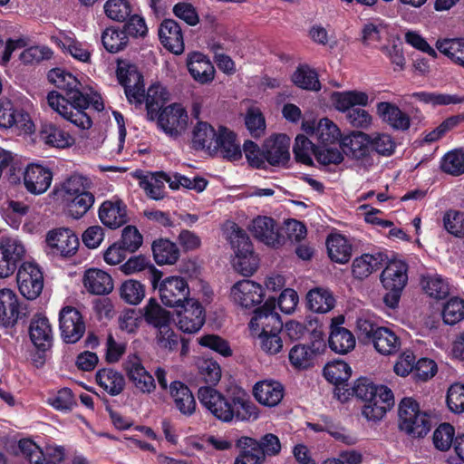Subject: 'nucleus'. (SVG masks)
<instances>
[{"label":"nucleus","mask_w":464,"mask_h":464,"mask_svg":"<svg viewBox=\"0 0 464 464\" xmlns=\"http://www.w3.org/2000/svg\"><path fill=\"white\" fill-rule=\"evenodd\" d=\"M68 205L69 214L75 219L82 218L93 205L94 196L90 191L82 193L70 199Z\"/></svg>","instance_id":"obj_61"},{"label":"nucleus","mask_w":464,"mask_h":464,"mask_svg":"<svg viewBox=\"0 0 464 464\" xmlns=\"http://www.w3.org/2000/svg\"><path fill=\"white\" fill-rule=\"evenodd\" d=\"M242 438L249 444L248 447L254 448V450L265 460L266 457L276 456L281 451L279 438L273 433H266L259 439L247 436H243Z\"/></svg>","instance_id":"obj_37"},{"label":"nucleus","mask_w":464,"mask_h":464,"mask_svg":"<svg viewBox=\"0 0 464 464\" xmlns=\"http://www.w3.org/2000/svg\"><path fill=\"white\" fill-rule=\"evenodd\" d=\"M256 400L262 405L275 407L284 398V386L277 381L264 380L256 382L253 388Z\"/></svg>","instance_id":"obj_26"},{"label":"nucleus","mask_w":464,"mask_h":464,"mask_svg":"<svg viewBox=\"0 0 464 464\" xmlns=\"http://www.w3.org/2000/svg\"><path fill=\"white\" fill-rule=\"evenodd\" d=\"M292 80L302 89L318 91L321 88L317 72L306 65L298 67L294 72Z\"/></svg>","instance_id":"obj_51"},{"label":"nucleus","mask_w":464,"mask_h":464,"mask_svg":"<svg viewBox=\"0 0 464 464\" xmlns=\"http://www.w3.org/2000/svg\"><path fill=\"white\" fill-rule=\"evenodd\" d=\"M198 398L199 402L209 411L211 414L219 420H222V417H225V409L228 399L211 386L200 387L198 391Z\"/></svg>","instance_id":"obj_29"},{"label":"nucleus","mask_w":464,"mask_h":464,"mask_svg":"<svg viewBox=\"0 0 464 464\" xmlns=\"http://www.w3.org/2000/svg\"><path fill=\"white\" fill-rule=\"evenodd\" d=\"M52 179V171L39 164H30L24 173V187L34 195L44 193L50 188Z\"/></svg>","instance_id":"obj_21"},{"label":"nucleus","mask_w":464,"mask_h":464,"mask_svg":"<svg viewBox=\"0 0 464 464\" xmlns=\"http://www.w3.org/2000/svg\"><path fill=\"white\" fill-rule=\"evenodd\" d=\"M399 427L414 438L423 437L430 430V417L426 411L420 410L416 401L404 398L399 405Z\"/></svg>","instance_id":"obj_6"},{"label":"nucleus","mask_w":464,"mask_h":464,"mask_svg":"<svg viewBox=\"0 0 464 464\" xmlns=\"http://www.w3.org/2000/svg\"><path fill=\"white\" fill-rule=\"evenodd\" d=\"M168 178H169V175L158 172L150 177H144L140 181V186L150 198L160 200L164 198V182H167Z\"/></svg>","instance_id":"obj_47"},{"label":"nucleus","mask_w":464,"mask_h":464,"mask_svg":"<svg viewBox=\"0 0 464 464\" xmlns=\"http://www.w3.org/2000/svg\"><path fill=\"white\" fill-rule=\"evenodd\" d=\"M187 65L195 81L200 83H208L214 79L215 68L203 53H193L189 54Z\"/></svg>","instance_id":"obj_31"},{"label":"nucleus","mask_w":464,"mask_h":464,"mask_svg":"<svg viewBox=\"0 0 464 464\" xmlns=\"http://www.w3.org/2000/svg\"><path fill=\"white\" fill-rule=\"evenodd\" d=\"M91 180L82 175L74 174L68 178L62 185V190L64 192L66 199L81 195L89 191L91 188Z\"/></svg>","instance_id":"obj_56"},{"label":"nucleus","mask_w":464,"mask_h":464,"mask_svg":"<svg viewBox=\"0 0 464 464\" xmlns=\"http://www.w3.org/2000/svg\"><path fill=\"white\" fill-rule=\"evenodd\" d=\"M332 102L336 110L346 112V120L352 127L363 130L371 127L372 115L364 109L353 108L369 104V95L366 92L357 90L336 92L332 94Z\"/></svg>","instance_id":"obj_4"},{"label":"nucleus","mask_w":464,"mask_h":464,"mask_svg":"<svg viewBox=\"0 0 464 464\" xmlns=\"http://www.w3.org/2000/svg\"><path fill=\"white\" fill-rule=\"evenodd\" d=\"M324 347L322 340H315L312 343V346L295 345L289 352V361L295 368H307L311 365L314 357L320 353Z\"/></svg>","instance_id":"obj_35"},{"label":"nucleus","mask_w":464,"mask_h":464,"mask_svg":"<svg viewBox=\"0 0 464 464\" xmlns=\"http://www.w3.org/2000/svg\"><path fill=\"white\" fill-rule=\"evenodd\" d=\"M49 253L53 256H71L79 246L77 236L68 228L51 230L46 236Z\"/></svg>","instance_id":"obj_15"},{"label":"nucleus","mask_w":464,"mask_h":464,"mask_svg":"<svg viewBox=\"0 0 464 464\" xmlns=\"http://www.w3.org/2000/svg\"><path fill=\"white\" fill-rule=\"evenodd\" d=\"M351 367L343 361L329 362L324 368V375L327 381L334 384H341L350 378Z\"/></svg>","instance_id":"obj_54"},{"label":"nucleus","mask_w":464,"mask_h":464,"mask_svg":"<svg viewBox=\"0 0 464 464\" xmlns=\"http://www.w3.org/2000/svg\"><path fill=\"white\" fill-rule=\"evenodd\" d=\"M341 145L346 156L361 160L369 153L370 135L362 131H353L343 139Z\"/></svg>","instance_id":"obj_32"},{"label":"nucleus","mask_w":464,"mask_h":464,"mask_svg":"<svg viewBox=\"0 0 464 464\" xmlns=\"http://www.w3.org/2000/svg\"><path fill=\"white\" fill-rule=\"evenodd\" d=\"M436 48L455 63L464 67V40L443 39L438 40Z\"/></svg>","instance_id":"obj_49"},{"label":"nucleus","mask_w":464,"mask_h":464,"mask_svg":"<svg viewBox=\"0 0 464 464\" xmlns=\"http://www.w3.org/2000/svg\"><path fill=\"white\" fill-rule=\"evenodd\" d=\"M217 151H219L223 158L236 161L241 159L242 151L236 141V135L227 128L220 127L217 138Z\"/></svg>","instance_id":"obj_38"},{"label":"nucleus","mask_w":464,"mask_h":464,"mask_svg":"<svg viewBox=\"0 0 464 464\" xmlns=\"http://www.w3.org/2000/svg\"><path fill=\"white\" fill-rule=\"evenodd\" d=\"M308 308L315 313L325 314L335 305L333 293L324 287L311 289L306 295Z\"/></svg>","instance_id":"obj_39"},{"label":"nucleus","mask_w":464,"mask_h":464,"mask_svg":"<svg viewBox=\"0 0 464 464\" xmlns=\"http://www.w3.org/2000/svg\"><path fill=\"white\" fill-rule=\"evenodd\" d=\"M327 250L330 258L337 263L344 264L349 261L352 255L351 245L341 235H334L328 237Z\"/></svg>","instance_id":"obj_46"},{"label":"nucleus","mask_w":464,"mask_h":464,"mask_svg":"<svg viewBox=\"0 0 464 464\" xmlns=\"http://www.w3.org/2000/svg\"><path fill=\"white\" fill-rule=\"evenodd\" d=\"M103 9L106 16L115 22L126 21L132 12V7L127 0H107Z\"/></svg>","instance_id":"obj_53"},{"label":"nucleus","mask_w":464,"mask_h":464,"mask_svg":"<svg viewBox=\"0 0 464 464\" xmlns=\"http://www.w3.org/2000/svg\"><path fill=\"white\" fill-rule=\"evenodd\" d=\"M230 295L236 304L245 308H251L262 302L264 292L259 284L244 279L232 286Z\"/></svg>","instance_id":"obj_18"},{"label":"nucleus","mask_w":464,"mask_h":464,"mask_svg":"<svg viewBox=\"0 0 464 464\" xmlns=\"http://www.w3.org/2000/svg\"><path fill=\"white\" fill-rule=\"evenodd\" d=\"M225 411V417L221 420L223 422L254 421L259 417L257 407L248 399L240 396L228 399Z\"/></svg>","instance_id":"obj_16"},{"label":"nucleus","mask_w":464,"mask_h":464,"mask_svg":"<svg viewBox=\"0 0 464 464\" xmlns=\"http://www.w3.org/2000/svg\"><path fill=\"white\" fill-rule=\"evenodd\" d=\"M376 114L381 121L395 130H407L411 126L410 116L396 104L381 102L376 104Z\"/></svg>","instance_id":"obj_25"},{"label":"nucleus","mask_w":464,"mask_h":464,"mask_svg":"<svg viewBox=\"0 0 464 464\" xmlns=\"http://www.w3.org/2000/svg\"><path fill=\"white\" fill-rule=\"evenodd\" d=\"M227 237L235 253H248L252 249V244L247 234L236 223L228 222L226 225Z\"/></svg>","instance_id":"obj_48"},{"label":"nucleus","mask_w":464,"mask_h":464,"mask_svg":"<svg viewBox=\"0 0 464 464\" xmlns=\"http://www.w3.org/2000/svg\"><path fill=\"white\" fill-rule=\"evenodd\" d=\"M20 315V304L16 294L8 288L0 290V324L14 325Z\"/></svg>","instance_id":"obj_28"},{"label":"nucleus","mask_w":464,"mask_h":464,"mask_svg":"<svg viewBox=\"0 0 464 464\" xmlns=\"http://www.w3.org/2000/svg\"><path fill=\"white\" fill-rule=\"evenodd\" d=\"M123 370L130 382L143 393H150L155 388L153 376L145 369L141 359L135 353L129 354L123 362Z\"/></svg>","instance_id":"obj_13"},{"label":"nucleus","mask_w":464,"mask_h":464,"mask_svg":"<svg viewBox=\"0 0 464 464\" xmlns=\"http://www.w3.org/2000/svg\"><path fill=\"white\" fill-rule=\"evenodd\" d=\"M383 262L384 256L381 253L363 254L353 260V274L358 279H364L372 272L380 269Z\"/></svg>","instance_id":"obj_40"},{"label":"nucleus","mask_w":464,"mask_h":464,"mask_svg":"<svg viewBox=\"0 0 464 464\" xmlns=\"http://www.w3.org/2000/svg\"><path fill=\"white\" fill-rule=\"evenodd\" d=\"M290 139L285 134H277L266 140L263 145L264 161L272 166L286 164L290 159Z\"/></svg>","instance_id":"obj_19"},{"label":"nucleus","mask_w":464,"mask_h":464,"mask_svg":"<svg viewBox=\"0 0 464 464\" xmlns=\"http://www.w3.org/2000/svg\"><path fill=\"white\" fill-rule=\"evenodd\" d=\"M218 131L206 121H198L192 130V146L195 150H217Z\"/></svg>","instance_id":"obj_33"},{"label":"nucleus","mask_w":464,"mask_h":464,"mask_svg":"<svg viewBox=\"0 0 464 464\" xmlns=\"http://www.w3.org/2000/svg\"><path fill=\"white\" fill-rule=\"evenodd\" d=\"M444 228L456 237H464V212L449 210L443 216Z\"/></svg>","instance_id":"obj_63"},{"label":"nucleus","mask_w":464,"mask_h":464,"mask_svg":"<svg viewBox=\"0 0 464 464\" xmlns=\"http://www.w3.org/2000/svg\"><path fill=\"white\" fill-rule=\"evenodd\" d=\"M59 328L61 337L67 343H77L86 330L82 314L72 306H65L60 311Z\"/></svg>","instance_id":"obj_11"},{"label":"nucleus","mask_w":464,"mask_h":464,"mask_svg":"<svg viewBox=\"0 0 464 464\" xmlns=\"http://www.w3.org/2000/svg\"><path fill=\"white\" fill-rule=\"evenodd\" d=\"M40 137L46 144L55 148H66L73 143L72 136L52 122L42 124Z\"/></svg>","instance_id":"obj_42"},{"label":"nucleus","mask_w":464,"mask_h":464,"mask_svg":"<svg viewBox=\"0 0 464 464\" xmlns=\"http://www.w3.org/2000/svg\"><path fill=\"white\" fill-rule=\"evenodd\" d=\"M329 346L336 353L345 354L355 347V338L346 328L332 327Z\"/></svg>","instance_id":"obj_43"},{"label":"nucleus","mask_w":464,"mask_h":464,"mask_svg":"<svg viewBox=\"0 0 464 464\" xmlns=\"http://www.w3.org/2000/svg\"><path fill=\"white\" fill-rule=\"evenodd\" d=\"M250 229L255 237L267 246L278 247L285 243L276 221L269 217H257L252 221Z\"/></svg>","instance_id":"obj_20"},{"label":"nucleus","mask_w":464,"mask_h":464,"mask_svg":"<svg viewBox=\"0 0 464 464\" xmlns=\"http://www.w3.org/2000/svg\"><path fill=\"white\" fill-rule=\"evenodd\" d=\"M28 333L31 342L38 350L44 352L52 346L53 334L47 317L34 315L30 321Z\"/></svg>","instance_id":"obj_22"},{"label":"nucleus","mask_w":464,"mask_h":464,"mask_svg":"<svg viewBox=\"0 0 464 464\" xmlns=\"http://www.w3.org/2000/svg\"><path fill=\"white\" fill-rule=\"evenodd\" d=\"M102 223L111 229H116L128 222L127 208L121 200H106L99 209Z\"/></svg>","instance_id":"obj_27"},{"label":"nucleus","mask_w":464,"mask_h":464,"mask_svg":"<svg viewBox=\"0 0 464 464\" xmlns=\"http://www.w3.org/2000/svg\"><path fill=\"white\" fill-rule=\"evenodd\" d=\"M18 447L24 458H25L30 464H56V462L63 460L65 457V449L63 446H47L46 453L52 460H46L41 448L31 440H21L18 443Z\"/></svg>","instance_id":"obj_14"},{"label":"nucleus","mask_w":464,"mask_h":464,"mask_svg":"<svg viewBox=\"0 0 464 464\" xmlns=\"http://www.w3.org/2000/svg\"><path fill=\"white\" fill-rule=\"evenodd\" d=\"M442 317L445 324L453 325L464 319V301L451 298L444 305Z\"/></svg>","instance_id":"obj_64"},{"label":"nucleus","mask_w":464,"mask_h":464,"mask_svg":"<svg viewBox=\"0 0 464 464\" xmlns=\"http://www.w3.org/2000/svg\"><path fill=\"white\" fill-rule=\"evenodd\" d=\"M167 182L171 189H179L184 188L188 189H193L197 192H202L208 184V181L201 177H194L189 179L179 173H174L168 178Z\"/></svg>","instance_id":"obj_57"},{"label":"nucleus","mask_w":464,"mask_h":464,"mask_svg":"<svg viewBox=\"0 0 464 464\" xmlns=\"http://www.w3.org/2000/svg\"><path fill=\"white\" fill-rule=\"evenodd\" d=\"M372 342L376 351L383 355L394 354L401 348L400 338L387 327L377 328Z\"/></svg>","instance_id":"obj_36"},{"label":"nucleus","mask_w":464,"mask_h":464,"mask_svg":"<svg viewBox=\"0 0 464 464\" xmlns=\"http://www.w3.org/2000/svg\"><path fill=\"white\" fill-rule=\"evenodd\" d=\"M182 311L179 312V329L185 333L192 334L198 332L205 323L203 308L198 301L191 299L188 304H184Z\"/></svg>","instance_id":"obj_23"},{"label":"nucleus","mask_w":464,"mask_h":464,"mask_svg":"<svg viewBox=\"0 0 464 464\" xmlns=\"http://www.w3.org/2000/svg\"><path fill=\"white\" fill-rule=\"evenodd\" d=\"M234 268L245 276H249L254 274L257 268V258L253 253V249L248 250V253L237 252L233 259Z\"/></svg>","instance_id":"obj_62"},{"label":"nucleus","mask_w":464,"mask_h":464,"mask_svg":"<svg viewBox=\"0 0 464 464\" xmlns=\"http://www.w3.org/2000/svg\"><path fill=\"white\" fill-rule=\"evenodd\" d=\"M83 285L89 293L99 295H108L113 290L111 276L97 268H91L85 272Z\"/></svg>","instance_id":"obj_30"},{"label":"nucleus","mask_w":464,"mask_h":464,"mask_svg":"<svg viewBox=\"0 0 464 464\" xmlns=\"http://www.w3.org/2000/svg\"><path fill=\"white\" fill-rule=\"evenodd\" d=\"M48 79L64 92V95L56 92H49V106L75 126L82 130L89 129L92 126V120L84 111L89 107L91 101L80 91L81 83L76 77L55 68L48 72Z\"/></svg>","instance_id":"obj_1"},{"label":"nucleus","mask_w":464,"mask_h":464,"mask_svg":"<svg viewBox=\"0 0 464 464\" xmlns=\"http://www.w3.org/2000/svg\"><path fill=\"white\" fill-rule=\"evenodd\" d=\"M159 37L162 45L174 54L184 52L183 34L179 24L173 19H165L159 27Z\"/></svg>","instance_id":"obj_24"},{"label":"nucleus","mask_w":464,"mask_h":464,"mask_svg":"<svg viewBox=\"0 0 464 464\" xmlns=\"http://www.w3.org/2000/svg\"><path fill=\"white\" fill-rule=\"evenodd\" d=\"M154 259L159 265H172L179 257V250L175 243L168 239H159L152 244Z\"/></svg>","instance_id":"obj_44"},{"label":"nucleus","mask_w":464,"mask_h":464,"mask_svg":"<svg viewBox=\"0 0 464 464\" xmlns=\"http://www.w3.org/2000/svg\"><path fill=\"white\" fill-rule=\"evenodd\" d=\"M352 392L364 401L362 413L369 420H381L394 403L391 389L384 385H375L366 378L358 379Z\"/></svg>","instance_id":"obj_3"},{"label":"nucleus","mask_w":464,"mask_h":464,"mask_svg":"<svg viewBox=\"0 0 464 464\" xmlns=\"http://www.w3.org/2000/svg\"><path fill=\"white\" fill-rule=\"evenodd\" d=\"M120 295L126 303L138 304L145 296V288L139 281L130 279L122 283L120 288Z\"/></svg>","instance_id":"obj_58"},{"label":"nucleus","mask_w":464,"mask_h":464,"mask_svg":"<svg viewBox=\"0 0 464 464\" xmlns=\"http://www.w3.org/2000/svg\"><path fill=\"white\" fill-rule=\"evenodd\" d=\"M117 74L128 101L137 105H141L145 101L147 117L154 121L169 99L167 89L160 83H154L145 94L143 77L134 64L119 65Z\"/></svg>","instance_id":"obj_2"},{"label":"nucleus","mask_w":464,"mask_h":464,"mask_svg":"<svg viewBox=\"0 0 464 464\" xmlns=\"http://www.w3.org/2000/svg\"><path fill=\"white\" fill-rule=\"evenodd\" d=\"M96 382L111 396L120 394L125 386L123 375L110 368L99 370L96 373Z\"/></svg>","instance_id":"obj_41"},{"label":"nucleus","mask_w":464,"mask_h":464,"mask_svg":"<svg viewBox=\"0 0 464 464\" xmlns=\"http://www.w3.org/2000/svg\"><path fill=\"white\" fill-rule=\"evenodd\" d=\"M25 255L24 245L16 238H2L0 242V278L12 276Z\"/></svg>","instance_id":"obj_10"},{"label":"nucleus","mask_w":464,"mask_h":464,"mask_svg":"<svg viewBox=\"0 0 464 464\" xmlns=\"http://www.w3.org/2000/svg\"><path fill=\"white\" fill-rule=\"evenodd\" d=\"M316 150L317 147L304 134L296 136L293 151L297 161L305 165H312V155L315 156Z\"/></svg>","instance_id":"obj_55"},{"label":"nucleus","mask_w":464,"mask_h":464,"mask_svg":"<svg viewBox=\"0 0 464 464\" xmlns=\"http://www.w3.org/2000/svg\"><path fill=\"white\" fill-rule=\"evenodd\" d=\"M156 118L159 128L175 139L185 132L188 123V112L180 103L164 107Z\"/></svg>","instance_id":"obj_7"},{"label":"nucleus","mask_w":464,"mask_h":464,"mask_svg":"<svg viewBox=\"0 0 464 464\" xmlns=\"http://www.w3.org/2000/svg\"><path fill=\"white\" fill-rule=\"evenodd\" d=\"M380 280L387 290L383 296L384 304L390 308H396L408 282V265L402 260L390 261L382 272Z\"/></svg>","instance_id":"obj_5"},{"label":"nucleus","mask_w":464,"mask_h":464,"mask_svg":"<svg viewBox=\"0 0 464 464\" xmlns=\"http://www.w3.org/2000/svg\"><path fill=\"white\" fill-rule=\"evenodd\" d=\"M16 126L25 132H32L34 123L27 112L18 110L8 99L0 101V128H11Z\"/></svg>","instance_id":"obj_17"},{"label":"nucleus","mask_w":464,"mask_h":464,"mask_svg":"<svg viewBox=\"0 0 464 464\" xmlns=\"http://www.w3.org/2000/svg\"><path fill=\"white\" fill-rule=\"evenodd\" d=\"M276 304V298H268L263 306L255 310L249 325L254 330L261 329L259 334L282 333L283 323L280 315L275 311Z\"/></svg>","instance_id":"obj_9"},{"label":"nucleus","mask_w":464,"mask_h":464,"mask_svg":"<svg viewBox=\"0 0 464 464\" xmlns=\"http://www.w3.org/2000/svg\"><path fill=\"white\" fill-rule=\"evenodd\" d=\"M161 302L169 307L179 308L188 304L189 298V287L187 281L180 276L166 277L159 287Z\"/></svg>","instance_id":"obj_8"},{"label":"nucleus","mask_w":464,"mask_h":464,"mask_svg":"<svg viewBox=\"0 0 464 464\" xmlns=\"http://www.w3.org/2000/svg\"><path fill=\"white\" fill-rule=\"evenodd\" d=\"M16 277L19 291L25 298L34 300L42 293L44 277L36 265L24 263L19 267Z\"/></svg>","instance_id":"obj_12"},{"label":"nucleus","mask_w":464,"mask_h":464,"mask_svg":"<svg viewBox=\"0 0 464 464\" xmlns=\"http://www.w3.org/2000/svg\"><path fill=\"white\" fill-rule=\"evenodd\" d=\"M313 134L321 143L327 145L338 140L340 130L332 121L324 118L319 121Z\"/></svg>","instance_id":"obj_59"},{"label":"nucleus","mask_w":464,"mask_h":464,"mask_svg":"<svg viewBox=\"0 0 464 464\" xmlns=\"http://www.w3.org/2000/svg\"><path fill=\"white\" fill-rule=\"evenodd\" d=\"M424 291L435 299H443L450 294L449 284L440 276H426L421 279Z\"/></svg>","instance_id":"obj_52"},{"label":"nucleus","mask_w":464,"mask_h":464,"mask_svg":"<svg viewBox=\"0 0 464 464\" xmlns=\"http://www.w3.org/2000/svg\"><path fill=\"white\" fill-rule=\"evenodd\" d=\"M102 42L108 52L116 53L126 47L128 44V35L124 29L119 30L110 27L105 29L102 33Z\"/></svg>","instance_id":"obj_50"},{"label":"nucleus","mask_w":464,"mask_h":464,"mask_svg":"<svg viewBox=\"0 0 464 464\" xmlns=\"http://www.w3.org/2000/svg\"><path fill=\"white\" fill-rule=\"evenodd\" d=\"M441 169L453 176L464 173V150H454L448 152L442 159Z\"/></svg>","instance_id":"obj_60"},{"label":"nucleus","mask_w":464,"mask_h":464,"mask_svg":"<svg viewBox=\"0 0 464 464\" xmlns=\"http://www.w3.org/2000/svg\"><path fill=\"white\" fill-rule=\"evenodd\" d=\"M143 316L145 321L160 329L170 324V313L164 309L154 298H150L143 307Z\"/></svg>","instance_id":"obj_45"},{"label":"nucleus","mask_w":464,"mask_h":464,"mask_svg":"<svg viewBox=\"0 0 464 464\" xmlns=\"http://www.w3.org/2000/svg\"><path fill=\"white\" fill-rule=\"evenodd\" d=\"M169 392L180 413L190 416L195 412L196 401L187 385L181 382H172L169 385Z\"/></svg>","instance_id":"obj_34"}]
</instances>
